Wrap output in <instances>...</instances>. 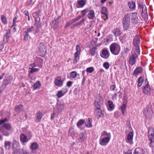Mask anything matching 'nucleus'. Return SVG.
Instances as JSON below:
<instances>
[{
  "mask_svg": "<svg viewBox=\"0 0 154 154\" xmlns=\"http://www.w3.org/2000/svg\"><path fill=\"white\" fill-rule=\"evenodd\" d=\"M148 136L150 141L149 146L152 147H154V128L151 127L148 128Z\"/></svg>",
  "mask_w": 154,
  "mask_h": 154,
  "instance_id": "obj_1",
  "label": "nucleus"
},
{
  "mask_svg": "<svg viewBox=\"0 0 154 154\" xmlns=\"http://www.w3.org/2000/svg\"><path fill=\"white\" fill-rule=\"evenodd\" d=\"M109 48L111 52L115 55H118L120 51V45L115 43L111 44L109 46Z\"/></svg>",
  "mask_w": 154,
  "mask_h": 154,
  "instance_id": "obj_2",
  "label": "nucleus"
},
{
  "mask_svg": "<svg viewBox=\"0 0 154 154\" xmlns=\"http://www.w3.org/2000/svg\"><path fill=\"white\" fill-rule=\"evenodd\" d=\"M152 112L151 107L149 106H147L144 110L143 113L147 118H150L152 117Z\"/></svg>",
  "mask_w": 154,
  "mask_h": 154,
  "instance_id": "obj_3",
  "label": "nucleus"
},
{
  "mask_svg": "<svg viewBox=\"0 0 154 154\" xmlns=\"http://www.w3.org/2000/svg\"><path fill=\"white\" fill-rule=\"evenodd\" d=\"M130 14V19L131 20L132 23L134 24H136L138 22V16L137 14L136 13H133L128 14Z\"/></svg>",
  "mask_w": 154,
  "mask_h": 154,
  "instance_id": "obj_4",
  "label": "nucleus"
},
{
  "mask_svg": "<svg viewBox=\"0 0 154 154\" xmlns=\"http://www.w3.org/2000/svg\"><path fill=\"white\" fill-rule=\"evenodd\" d=\"M102 103L103 101L100 98V96H99L98 97H97L95 100L94 103V106L96 109H100L102 105Z\"/></svg>",
  "mask_w": 154,
  "mask_h": 154,
  "instance_id": "obj_5",
  "label": "nucleus"
},
{
  "mask_svg": "<svg viewBox=\"0 0 154 154\" xmlns=\"http://www.w3.org/2000/svg\"><path fill=\"white\" fill-rule=\"evenodd\" d=\"M76 52L74 54L75 58L73 61L74 62H76L79 59V55L80 54L81 48L80 46L77 45L76 46Z\"/></svg>",
  "mask_w": 154,
  "mask_h": 154,
  "instance_id": "obj_6",
  "label": "nucleus"
},
{
  "mask_svg": "<svg viewBox=\"0 0 154 154\" xmlns=\"http://www.w3.org/2000/svg\"><path fill=\"white\" fill-rule=\"evenodd\" d=\"M54 83L58 87H61L63 85V81L61 80V77L60 76H58L55 78Z\"/></svg>",
  "mask_w": 154,
  "mask_h": 154,
  "instance_id": "obj_7",
  "label": "nucleus"
},
{
  "mask_svg": "<svg viewBox=\"0 0 154 154\" xmlns=\"http://www.w3.org/2000/svg\"><path fill=\"white\" fill-rule=\"evenodd\" d=\"M11 36V30L9 29L5 35H4L3 38V41L5 43H7L9 41Z\"/></svg>",
  "mask_w": 154,
  "mask_h": 154,
  "instance_id": "obj_8",
  "label": "nucleus"
},
{
  "mask_svg": "<svg viewBox=\"0 0 154 154\" xmlns=\"http://www.w3.org/2000/svg\"><path fill=\"white\" fill-rule=\"evenodd\" d=\"M111 137H106L103 138L100 141V144L102 146L106 145L109 141Z\"/></svg>",
  "mask_w": 154,
  "mask_h": 154,
  "instance_id": "obj_9",
  "label": "nucleus"
},
{
  "mask_svg": "<svg viewBox=\"0 0 154 154\" xmlns=\"http://www.w3.org/2000/svg\"><path fill=\"white\" fill-rule=\"evenodd\" d=\"M100 55L101 57L107 59L109 57L110 54L108 50L105 48L102 50V54Z\"/></svg>",
  "mask_w": 154,
  "mask_h": 154,
  "instance_id": "obj_10",
  "label": "nucleus"
},
{
  "mask_svg": "<svg viewBox=\"0 0 154 154\" xmlns=\"http://www.w3.org/2000/svg\"><path fill=\"white\" fill-rule=\"evenodd\" d=\"M142 88V91L143 93L146 94L150 92V88L148 82H147V83H146V82L145 85Z\"/></svg>",
  "mask_w": 154,
  "mask_h": 154,
  "instance_id": "obj_11",
  "label": "nucleus"
},
{
  "mask_svg": "<svg viewBox=\"0 0 154 154\" xmlns=\"http://www.w3.org/2000/svg\"><path fill=\"white\" fill-rule=\"evenodd\" d=\"M138 57L137 55L136 54H133L129 58V62L130 64L133 65L134 64L136 61V59Z\"/></svg>",
  "mask_w": 154,
  "mask_h": 154,
  "instance_id": "obj_12",
  "label": "nucleus"
},
{
  "mask_svg": "<svg viewBox=\"0 0 154 154\" xmlns=\"http://www.w3.org/2000/svg\"><path fill=\"white\" fill-rule=\"evenodd\" d=\"M140 44V39L138 35H136L133 39V44L135 47L139 46Z\"/></svg>",
  "mask_w": 154,
  "mask_h": 154,
  "instance_id": "obj_13",
  "label": "nucleus"
},
{
  "mask_svg": "<svg viewBox=\"0 0 154 154\" xmlns=\"http://www.w3.org/2000/svg\"><path fill=\"white\" fill-rule=\"evenodd\" d=\"M130 16L131 15L128 14L125 15L122 20V22L131 23Z\"/></svg>",
  "mask_w": 154,
  "mask_h": 154,
  "instance_id": "obj_14",
  "label": "nucleus"
},
{
  "mask_svg": "<svg viewBox=\"0 0 154 154\" xmlns=\"http://www.w3.org/2000/svg\"><path fill=\"white\" fill-rule=\"evenodd\" d=\"M12 81V77L11 76L9 77V79H4L3 81L2 85L4 86V88L9 84Z\"/></svg>",
  "mask_w": 154,
  "mask_h": 154,
  "instance_id": "obj_15",
  "label": "nucleus"
},
{
  "mask_svg": "<svg viewBox=\"0 0 154 154\" xmlns=\"http://www.w3.org/2000/svg\"><path fill=\"white\" fill-rule=\"evenodd\" d=\"M65 91L64 93H63V91L60 90L57 93L56 96L58 98H60L62 96L64 95L67 92V89L66 88L64 89Z\"/></svg>",
  "mask_w": 154,
  "mask_h": 154,
  "instance_id": "obj_16",
  "label": "nucleus"
},
{
  "mask_svg": "<svg viewBox=\"0 0 154 154\" xmlns=\"http://www.w3.org/2000/svg\"><path fill=\"white\" fill-rule=\"evenodd\" d=\"M20 141L23 143H26L28 141L27 137L23 134H21L20 136Z\"/></svg>",
  "mask_w": 154,
  "mask_h": 154,
  "instance_id": "obj_17",
  "label": "nucleus"
},
{
  "mask_svg": "<svg viewBox=\"0 0 154 154\" xmlns=\"http://www.w3.org/2000/svg\"><path fill=\"white\" fill-rule=\"evenodd\" d=\"M23 105L21 104L16 106L14 108V111L19 113L23 110Z\"/></svg>",
  "mask_w": 154,
  "mask_h": 154,
  "instance_id": "obj_18",
  "label": "nucleus"
},
{
  "mask_svg": "<svg viewBox=\"0 0 154 154\" xmlns=\"http://www.w3.org/2000/svg\"><path fill=\"white\" fill-rule=\"evenodd\" d=\"M101 13L102 14H104L106 17L107 19H108V15L107 14V9L104 7H102L101 11Z\"/></svg>",
  "mask_w": 154,
  "mask_h": 154,
  "instance_id": "obj_19",
  "label": "nucleus"
},
{
  "mask_svg": "<svg viewBox=\"0 0 154 154\" xmlns=\"http://www.w3.org/2000/svg\"><path fill=\"white\" fill-rule=\"evenodd\" d=\"M0 131L2 133L3 135L6 136H8L10 134V132L4 130L3 127H0Z\"/></svg>",
  "mask_w": 154,
  "mask_h": 154,
  "instance_id": "obj_20",
  "label": "nucleus"
},
{
  "mask_svg": "<svg viewBox=\"0 0 154 154\" xmlns=\"http://www.w3.org/2000/svg\"><path fill=\"white\" fill-rule=\"evenodd\" d=\"M35 117L36 118V122H40L42 117V113L41 112L39 111L36 114Z\"/></svg>",
  "mask_w": 154,
  "mask_h": 154,
  "instance_id": "obj_21",
  "label": "nucleus"
},
{
  "mask_svg": "<svg viewBox=\"0 0 154 154\" xmlns=\"http://www.w3.org/2000/svg\"><path fill=\"white\" fill-rule=\"evenodd\" d=\"M87 16L88 18L89 19H93L95 16V13L94 11L92 10H91L90 11Z\"/></svg>",
  "mask_w": 154,
  "mask_h": 154,
  "instance_id": "obj_22",
  "label": "nucleus"
},
{
  "mask_svg": "<svg viewBox=\"0 0 154 154\" xmlns=\"http://www.w3.org/2000/svg\"><path fill=\"white\" fill-rule=\"evenodd\" d=\"M30 148L32 150H34L37 149L38 148V146L36 143L34 142L31 143Z\"/></svg>",
  "mask_w": 154,
  "mask_h": 154,
  "instance_id": "obj_23",
  "label": "nucleus"
},
{
  "mask_svg": "<svg viewBox=\"0 0 154 154\" xmlns=\"http://www.w3.org/2000/svg\"><path fill=\"white\" fill-rule=\"evenodd\" d=\"M142 71V68H136L134 71L133 75L134 76H136L138 74L140 73Z\"/></svg>",
  "mask_w": 154,
  "mask_h": 154,
  "instance_id": "obj_24",
  "label": "nucleus"
},
{
  "mask_svg": "<svg viewBox=\"0 0 154 154\" xmlns=\"http://www.w3.org/2000/svg\"><path fill=\"white\" fill-rule=\"evenodd\" d=\"M122 23L123 28L124 30H126L130 28V23L122 22Z\"/></svg>",
  "mask_w": 154,
  "mask_h": 154,
  "instance_id": "obj_25",
  "label": "nucleus"
},
{
  "mask_svg": "<svg viewBox=\"0 0 154 154\" xmlns=\"http://www.w3.org/2000/svg\"><path fill=\"white\" fill-rule=\"evenodd\" d=\"M128 5L131 9H134L136 7L135 3L133 1H131L128 2Z\"/></svg>",
  "mask_w": 154,
  "mask_h": 154,
  "instance_id": "obj_26",
  "label": "nucleus"
},
{
  "mask_svg": "<svg viewBox=\"0 0 154 154\" xmlns=\"http://www.w3.org/2000/svg\"><path fill=\"white\" fill-rule=\"evenodd\" d=\"M79 138L78 139L79 141V142H82L86 139L85 137L84 136V134L83 133H81L79 134Z\"/></svg>",
  "mask_w": 154,
  "mask_h": 154,
  "instance_id": "obj_27",
  "label": "nucleus"
},
{
  "mask_svg": "<svg viewBox=\"0 0 154 154\" xmlns=\"http://www.w3.org/2000/svg\"><path fill=\"white\" fill-rule=\"evenodd\" d=\"M114 34L116 36H118L119 35L121 34V31L119 29H116L113 31Z\"/></svg>",
  "mask_w": 154,
  "mask_h": 154,
  "instance_id": "obj_28",
  "label": "nucleus"
},
{
  "mask_svg": "<svg viewBox=\"0 0 154 154\" xmlns=\"http://www.w3.org/2000/svg\"><path fill=\"white\" fill-rule=\"evenodd\" d=\"M95 112L97 116L100 117H103V115L102 112V111L100 109H97L95 110Z\"/></svg>",
  "mask_w": 154,
  "mask_h": 154,
  "instance_id": "obj_29",
  "label": "nucleus"
},
{
  "mask_svg": "<svg viewBox=\"0 0 154 154\" xmlns=\"http://www.w3.org/2000/svg\"><path fill=\"white\" fill-rule=\"evenodd\" d=\"M143 77H140L138 79L137 85L139 87L141 86L143 84Z\"/></svg>",
  "mask_w": 154,
  "mask_h": 154,
  "instance_id": "obj_30",
  "label": "nucleus"
},
{
  "mask_svg": "<svg viewBox=\"0 0 154 154\" xmlns=\"http://www.w3.org/2000/svg\"><path fill=\"white\" fill-rule=\"evenodd\" d=\"M133 133L131 132L128 134L127 137V140L128 141H130L133 138Z\"/></svg>",
  "mask_w": 154,
  "mask_h": 154,
  "instance_id": "obj_31",
  "label": "nucleus"
},
{
  "mask_svg": "<svg viewBox=\"0 0 154 154\" xmlns=\"http://www.w3.org/2000/svg\"><path fill=\"white\" fill-rule=\"evenodd\" d=\"M41 84L39 81H37L34 85L33 87L34 89H36L39 88L41 87Z\"/></svg>",
  "mask_w": 154,
  "mask_h": 154,
  "instance_id": "obj_32",
  "label": "nucleus"
},
{
  "mask_svg": "<svg viewBox=\"0 0 154 154\" xmlns=\"http://www.w3.org/2000/svg\"><path fill=\"white\" fill-rule=\"evenodd\" d=\"M2 127H3V128H5L8 130H9L11 128V125L8 123L4 124L3 126H2Z\"/></svg>",
  "mask_w": 154,
  "mask_h": 154,
  "instance_id": "obj_33",
  "label": "nucleus"
},
{
  "mask_svg": "<svg viewBox=\"0 0 154 154\" xmlns=\"http://www.w3.org/2000/svg\"><path fill=\"white\" fill-rule=\"evenodd\" d=\"M77 3L81 7H82L86 4L85 2L83 0H78Z\"/></svg>",
  "mask_w": 154,
  "mask_h": 154,
  "instance_id": "obj_34",
  "label": "nucleus"
},
{
  "mask_svg": "<svg viewBox=\"0 0 154 154\" xmlns=\"http://www.w3.org/2000/svg\"><path fill=\"white\" fill-rule=\"evenodd\" d=\"M143 151V149L140 148L138 147L135 149L134 154H140L141 153L142 151Z\"/></svg>",
  "mask_w": 154,
  "mask_h": 154,
  "instance_id": "obj_35",
  "label": "nucleus"
},
{
  "mask_svg": "<svg viewBox=\"0 0 154 154\" xmlns=\"http://www.w3.org/2000/svg\"><path fill=\"white\" fill-rule=\"evenodd\" d=\"M92 119L91 118H89L88 119V123L85 124L87 127L90 128L92 127Z\"/></svg>",
  "mask_w": 154,
  "mask_h": 154,
  "instance_id": "obj_36",
  "label": "nucleus"
},
{
  "mask_svg": "<svg viewBox=\"0 0 154 154\" xmlns=\"http://www.w3.org/2000/svg\"><path fill=\"white\" fill-rule=\"evenodd\" d=\"M89 11V9L87 8L81 11V13L82 14V16L83 17H84L85 14Z\"/></svg>",
  "mask_w": 154,
  "mask_h": 154,
  "instance_id": "obj_37",
  "label": "nucleus"
},
{
  "mask_svg": "<svg viewBox=\"0 0 154 154\" xmlns=\"http://www.w3.org/2000/svg\"><path fill=\"white\" fill-rule=\"evenodd\" d=\"M101 136H106V137H111V134L110 133H108L106 131H103L101 134Z\"/></svg>",
  "mask_w": 154,
  "mask_h": 154,
  "instance_id": "obj_38",
  "label": "nucleus"
},
{
  "mask_svg": "<svg viewBox=\"0 0 154 154\" xmlns=\"http://www.w3.org/2000/svg\"><path fill=\"white\" fill-rule=\"evenodd\" d=\"M31 70L29 71L28 76H29L31 74L33 73L34 72L39 70V69L38 68H31Z\"/></svg>",
  "mask_w": 154,
  "mask_h": 154,
  "instance_id": "obj_39",
  "label": "nucleus"
},
{
  "mask_svg": "<svg viewBox=\"0 0 154 154\" xmlns=\"http://www.w3.org/2000/svg\"><path fill=\"white\" fill-rule=\"evenodd\" d=\"M85 122V120L82 119L79 120L77 123V126L78 127L81 126Z\"/></svg>",
  "mask_w": 154,
  "mask_h": 154,
  "instance_id": "obj_40",
  "label": "nucleus"
},
{
  "mask_svg": "<svg viewBox=\"0 0 154 154\" xmlns=\"http://www.w3.org/2000/svg\"><path fill=\"white\" fill-rule=\"evenodd\" d=\"M141 15L142 18L145 21H146L148 20V18L147 13H142Z\"/></svg>",
  "mask_w": 154,
  "mask_h": 154,
  "instance_id": "obj_41",
  "label": "nucleus"
},
{
  "mask_svg": "<svg viewBox=\"0 0 154 154\" xmlns=\"http://www.w3.org/2000/svg\"><path fill=\"white\" fill-rule=\"evenodd\" d=\"M1 19L2 23L5 24L7 23L6 17L4 15H2L1 16Z\"/></svg>",
  "mask_w": 154,
  "mask_h": 154,
  "instance_id": "obj_42",
  "label": "nucleus"
},
{
  "mask_svg": "<svg viewBox=\"0 0 154 154\" xmlns=\"http://www.w3.org/2000/svg\"><path fill=\"white\" fill-rule=\"evenodd\" d=\"M126 108V106L125 104H123L121 106V108L122 110V112L123 114H124L125 112Z\"/></svg>",
  "mask_w": 154,
  "mask_h": 154,
  "instance_id": "obj_43",
  "label": "nucleus"
},
{
  "mask_svg": "<svg viewBox=\"0 0 154 154\" xmlns=\"http://www.w3.org/2000/svg\"><path fill=\"white\" fill-rule=\"evenodd\" d=\"M85 20V18L82 19L80 21L76 23L75 24V25L74 26H77L79 25H82L84 22Z\"/></svg>",
  "mask_w": 154,
  "mask_h": 154,
  "instance_id": "obj_44",
  "label": "nucleus"
},
{
  "mask_svg": "<svg viewBox=\"0 0 154 154\" xmlns=\"http://www.w3.org/2000/svg\"><path fill=\"white\" fill-rule=\"evenodd\" d=\"M24 35L23 38V40L25 42H26L28 41V36L29 35V34L27 32H24Z\"/></svg>",
  "mask_w": 154,
  "mask_h": 154,
  "instance_id": "obj_45",
  "label": "nucleus"
},
{
  "mask_svg": "<svg viewBox=\"0 0 154 154\" xmlns=\"http://www.w3.org/2000/svg\"><path fill=\"white\" fill-rule=\"evenodd\" d=\"M34 27L32 26L31 27L28 28L27 29L26 31L25 32H27L28 33L29 32H32L34 31Z\"/></svg>",
  "mask_w": 154,
  "mask_h": 154,
  "instance_id": "obj_46",
  "label": "nucleus"
},
{
  "mask_svg": "<svg viewBox=\"0 0 154 154\" xmlns=\"http://www.w3.org/2000/svg\"><path fill=\"white\" fill-rule=\"evenodd\" d=\"M95 48L93 47L90 50V53L92 56H94L95 54Z\"/></svg>",
  "mask_w": 154,
  "mask_h": 154,
  "instance_id": "obj_47",
  "label": "nucleus"
},
{
  "mask_svg": "<svg viewBox=\"0 0 154 154\" xmlns=\"http://www.w3.org/2000/svg\"><path fill=\"white\" fill-rule=\"evenodd\" d=\"M70 75L71 77L73 78H74L76 77L77 74L76 72L73 71L71 73Z\"/></svg>",
  "mask_w": 154,
  "mask_h": 154,
  "instance_id": "obj_48",
  "label": "nucleus"
},
{
  "mask_svg": "<svg viewBox=\"0 0 154 154\" xmlns=\"http://www.w3.org/2000/svg\"><path fill=\"white\" fill-rule=\"evenodd\" d=\"M108 103H109V108L111 109H113L114 106V105L113 103L110 101H108Z\"/></svg>",
  "mask_w": 154,
  "mask_h": 154,
  "instance_id": "obj_49",
  "label": "nucleus"
},
{
  "mask_svg": "<svg viewBox=\"0 0 154 154\" xmlns=\"http://www.w3.org/2000/svg\"><path fill=\"white\" fill-rule=\"evenodd\" d=\"M136 48L135 51L134 52V54H136L137 55V54H140V50L139 46L135 47Z\"/></svg>",
  "mask_w": 154,
  "mask_h": 154,
  "instance_id": "obj_50",
  "label": "nucleus"
},
{
  "mask_svg": "<svg viewBox=\"0 0 154 154\" xmlns=\"http://www.w3.org/2000/svg\"><path fill=\"white\" fill-rule=\"evenodd\" d=\"M39 49H40V48H41L42 49V52H43L44 51V49H45V46H44L43 44H42V43H40L39 44Z\"/></svg>",
  "mask_w": 154,
  "mask_h": 154,
  "instance_id": "obj_51",
  "label": "nucleus"
},
{
  "mask_svg": "<svg viewBox=\"0 0 154 154\" xmlns=\"http://www.w3.org/2000/svg\"><path fill=\"white\" fill-rule=\"evenodd\" d=\"M11 145V143L8 141H5V147L7 146L9 147Z\"/></svg>",
  "mask_w": 154,
  "mask_h": 154,
  "instance_id": "obj_52",
  "label": "nucleus"
},
{
  "mask_svg": "<svg viewBox=\"0 0 154 154\" xmlns=\"http://www.w3.org/2000/svg\"><path fill=\"white\" fill-rule=\"evenodd\" d=\"M69 134L71 135L72 134V132L74 131L73 128L72 127H70L69 130Z\"/></svg>",
  "mask_w": 154,
  "mask_h": 154,
  "instance_id": "obj_53",
  "label": "nucleus"
},
{
  "mask_svg": "<svg viewBox=\"0 0 154 154\" xmlns=\"http://www.w3.org/2000/svg\"><path fill=\"white\" fill-rule=\"evenodd\" d=\"M94 68H87L86 71L89 73H91L94 71Z\"/></svg>",
  "mask_w": 154,
  "mask_h": 154,
  "instance_id": "obj_54",
  "label": "nucleus"
},
{
  "mask_svg": "<svg viewBox=\"0 0 154 154\" xmlns=\"http://www.w3.org/2000/svg\"><path fill=\"white\" fill-rule=\"evenodd\" d=\"M142 13H147V8L146 6L144 5L142 8Z\"/></svg>",
  "mask_w": 154,
  "mask_h": 154,
  "instance_id": "obj_55",
  "label": "nucleus"
},
{
  "mask_svg": "<svg viewBox=\"0 0 154 154\" xmlns=\"http://www.w3.org/2000/svg\"><path fill=\"white\" fill-rule=\"evenodd\" d=\"M40 20V18L38 17H35V23H39Z\"/></svg>",
  "mask_w": 154,
  "mask_h": 154,
  "instance_id": "obj_56",
  "label": "nucleus"
},
{
  "mask_svg": "<svg viewBox=\"0 0 154 154\" xmlns=\"http://www.w3.org/2000/svg\"><path fill=\"white\" fill-rule=\"evenodd\" d=\"M72 81H69L67 82L66 85L69 88L72 85Z\"/></svg>",
  "mask_w": 154,
  "mask_h": 154,
  "instance_id": "obj_57",
  "label": "nucleus"
},
{
  "mask_svg": "<svg viewBox=\"0 0 154 154\" xmlns=\"http://www.w3.org/2000/svg\"><path fill=\"white\" fill-rule=\"evenodd\" d=\"M103 66L104 67H109V63L107 62L104 63L103 64Z\"/></svg>",
  "mask_w": 154,
  "mask_h": 154,
  "instance_id": "obj_58",
  "label": "nucleus"
},
{
  "mask_svg": "<svg viewBox=\"0 0 154 154\" xmlns=\"http://www.w3.org/2000/svg\"><path fill=\"white\" fill-rule=\"evenodd\" d=\"M19 145V143H18V142H17V141L16 140L14 141L13 143V147L14 148L15 147V145H16L17 146V145Z\"/></svg>",
  "mask_w": 154,
  "mask_h": 154,
  "instance_id": "obj_59",
  "label": "nucleus"
},
{
  "mask_svg": "<svg viewBox=\"0 0 154 154\" xmlns=\"http://www.w3.org/2000/svg\"><path fill=\"white\" fill-rule=\"evenodd\" d=\"M145 5H143L142 3H140L138 4V8H139L142 9L143 6Z\"/></svg>",
  "mask_w": 154,
  "mask_h": 154,
  "instance_id": "obj_60",
  "label": "nucleus"
},
{
  "mask_svg": "<svg viewBox=\"0 0 154 154\" xmlns=\"http://www.w3.org/2000/svg\"><path fill=\"white\" fill-rule=\"evenodd\" d=\"M82 17H83L82 16V15H79L76 18H75V19L76 21H77Z\"/></svg>",
  "mask_w": 154,
  "mask_h": 154,
  "instance_id": "obj_61",
  "label": "nucleus"
},
{
  "mask_svg": "<svg viewBox=\"0 0 154 154\" xmlns=\"http://www.w3.org/2000/svg\"><path fill=\"white\" fill-rule=\"evenodd\" d=\"M116 88V86L115 85H111L110 86V89L112 90H114L115 89V88Z\"/></svg>",
  "mask_w": 154,
  "mask_h": 154,
  "instance_id": "obj_62",
  "label": "nucleus"
},
{
  "mask_svg": "<svg viewBox=\"0 0 154 154\" xmlns=\"http://www.w3.org/2000/svg\"><path fill=\"white\" fill-rule=\"evenodd\" d=\"M24 13L25 15L26 16H29V12H28V11H25L24 12Z\"/></svg>",
  "mask_w": 154,
  "mask_h": 154,
  "instance_id": "obj_63",
  "label": "nucleus"
},
{
  "mask_svg": "<svg viewBox=\"0 0 154 154\" xmlns=\"http://www.w3.org/2000/svg\"><path fill=\"white\" fill-rule=\"evenodd\" d=\"M125 154H132V152L131 150H128L126 152Z\"/></svg>",
  "mask_w": 154,
  "mask_h": 154,
  "instance_id": "obj_64",
  "label": "nucleus"
}]
</instances>
